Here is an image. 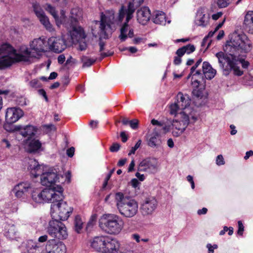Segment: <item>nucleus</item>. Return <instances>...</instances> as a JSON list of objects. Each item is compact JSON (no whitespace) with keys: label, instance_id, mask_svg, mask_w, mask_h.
<instances>
[{"label":"nucleus","instance_id":"f3484780","mask_svg":"<svg viewBox=\"0 0 253 253\" xmlns=\"http://www.w3.org/2000/svg\"><path fill=\"white\" fill-rule=\"evenodd\" d=\"M33 7L36 16L40 20L41 24L44 26L47 31L49 32L53 31V28L49 22L48 18L45 15L43 10L40 7V4L37 2L34 3L33 4Z\"/></svg>","mask_w":253,"mask_h":253},{"label":"nucleus","instance_id":"c03bdc74","mask_svg":"<svg viewBox=\"0 0 253 253\" xmlns=\"http://www.w3.org/2000/svg\"><path fill=\"white\" fill-rule=\"evenodd\" d=\"M141 140L140 139H139L137 143L135 144L134 147H132L131 148V150L128 153V155L129 156L131 155V154H134L136 151V150L140 146L141 144Z\"/></svg>","mask_w":253,"mask_h":253},{"label":"nucleus","instance_id":"f704fd0d","mask_svg":"<svg viewBox=\"0 0 253 253\" xmlns=\"http://www.w3.org/2000/svg\"><path fill=\"white\" fill-rule=\"evenodd\" d=\"M83 222L81 217L79 215L76 216L74 220V228L77 233H80L83 228Z\"/></svg>","mask_w":253,"mask_h":253},{"label":"nucleus","instance_id":"13d9d810","mask_svg":"<svg viewBox=\"0 0 253 253\" xmlns=\"http://www.w3.org/2000/svg\"><path fill=\"white\" fill-rule=\"evenodd\" d=\"M67 155L69 157H72L75 153V148L73 147H71L67 150Z\"/></svg>","mask_w":253,"mask_h":253},{"label":"nucleus","instance_id":"4d7b16f0","mask_svg":"<svg viewBox=\"0 0 253 253\" xmlns=\"http://www.w3.org/2000/svg\"><path fill=\"white\" fill-rule=\"evenodd\" d=\"M186 179L190 183L192 189H194L195 188V183L193 180V176L190 175H188L187 176Z\"/></svg>","mask_w":253,"mask_h":253},{"label":"nucleus","instance_id":"f8f14e48","mask_svg":"<svg viewBox=\"0 0 253 253\" xmlns=\"http://www.w3.org/2000/svg\"><path fill=\"white\" fill-rule=\"evenodd\" d=\"M144 1V0H131L129 2L127 9H126L124 6H122L119 10L118 15V21L122 22L127 14V19L128 20L130 18L133 17V14L135 11V9L139 7Z\"/></svg>","mask_w":253,"mask_h":253},{"label":"nucleus","instance_id":"603ef678","mask_svg":"<svg viewBox=\"0 0 253 253\" xmlns=\"http://www.w3.org/2000/svg\"><path fill=\"white\" fill-rule=\"evenodd\" d=\"M129 125L131 128L135 129L138 127V121L137 120L130 121Z\"/></svg>","mask_w":253,"mask_h":253},{"label":"nucleus","instance_id":"ea45409f","mask_svg":"<svg viewBox=\"0 0 253 253\" xmlns=\"http://www.w3.org/2000/svg\"><path fill=\"white\" fill-rule=\"evenodd\" d=\"M75 42L79 43V49L81 51L85 50L87 46V44L85 41V39H81Z\"/></svg>","mask_w":253,"mask_h":253},{"label":"nucleus","instance_id":"dca6fc26","mask_svg":"<svg viewBox=\"0 0 253 253\" xmlns=\"http://www.w3.org/2000/svg\"><path fill=\"white\" fill-rule=\"evenodd\" d=\"M14 62L10 53L7 51V46L4 43L0 45V70L8 67Z\"/></svg>","mask_w":253,"mask_h":253},{"label":"nucleus","instance_id":"a878e982","mask_svg":"<svg viewBox=\"0 0 253 253\" xmlns=\"http://www.w3.org/2000/svg\"><path fill=\"white\" fill-rule=\"evenodd\" d=\"M162 144L161 135L159 132L154 131L149 135L147 144L149 147L153 148H158L161 147Z\"/></svg>","mask_w":253,"mask_h":253},{"label":"nucleus","instance_id":"f03ea898","mask_svg":"<svg viewBox=\"0 0 253 253\" xmlns=\"http://www.w3.org/2000/svg\"><path fill=\"white\" fill-rule=\"evenodd\" d=\"M4 44L7 46V51L14 62H28L31 58H37L41 53L46 51L48 47L47 41L42 37L35 39L32 41L30 43V49L27 47H21L19 53H17L16 50L9 44Z\"/></svg>","mask_w":253,"mask_h":253},{"label":"nucleus","instance_id":"b1692460","mask_svg":"<svg viewBox=\"0 0 253 253\" xmlns=\"http://www.w3.org/2000/svg\"><path fill=\"white\" fill-rule=\"evenodd\" d=\"M151 12L147 6H143L137 11V19L142 25H145L150 19Z\"/></svg>","mask_w":253,"mask_h":253},{"label":"nucleus","instance_id":"37998d69","mask_svg":"<svg viewBox=\"0 0 253 253\" xmlns=\"http://www.w3.org/2000/svg\"><path fill=\"white\" fill-rule=\"evenodd\" d=\"M42 128L44 132L47 133L52 130H55L56 128L52 124L44 125L42 126Z\"/></svg>","mask_w":253,"mask_h":253},{"label":"nucleus","instance_id":"4468645a","mask_svg":"<svg viewBox=\"0 0 253 253\" xmlns=\"http://www.w3.org/2000/svg\"><path fill=\"white\" fill-rule=\"evenodd\" d=\"M138 171L154 173L157 171V162L155 159L148 158L143 160L138 165Z\"/></svg>","mask_w":253,"mask_h":253},{"label":"nucleus","instance_id":"49530a36","mask_svg":"<svg viewBox=\"0 0 253 253\" xmlns=\"http://www.w3.org/2000/svg\"><path fill=\"white\" fill-rule=\"evenodd\" d=\"M53 2L61 7H64L67 5L68 0H53Z\"/></svg>","mask_w":253,"mask_h":253},{"label":"nucleus","instance_id":"f257e3e1","mask_svg":"<svg viewBox=\"0 0 253 253\" xmlns=\"http://www.w3.org/2000/svg\"><path fill=\"white\" fill-rule=\"evenodd\" d=\"M252 43L247 36L243 33L234 31L229 37V40L223 47L222 52V69L223 74L227 76L230 72L234 75L241 76L244 74V69H247L250 63L244 59L239 58L240 53H247L252 49Z\"/></svg>","mask_w":253,"mask_h":253},{"label":"nucleus","instance_id":"6e6d98bb","mask_svg":"<svg viewBox=\"0 0 253 253\" xmlns=\"http://www.w3.org/2000/svg\"><path fill=\"white\" fill-rule=\"evenodd\" d=\"M130 183H131V186L134 188H137L140 184V182L138 181V180L136 178H133L131 180Z\"/></svg>","mask_w":253,"mask_h":253},{"label":"nucleus","instance_id":"7ed1b4c3","mask_svg":"<svg viewBox=\"0 0 253 253\" xmlns=\"http://www.w3.org/2000/svg\"><path fill=\"white\" fill-rule=\"evenodd\" d=\"M44 7L53 17L58 26L60 24H63L68 29L73 42L86 38L84 31L81 26H79V23H76V22H74V23L66 22V17L63 10H61V16L59 17L55 8L51 4L47 3Z\"/></svg>","mask_w":253,"mask_h":253},{"label":"nucleus","instance_id":"e433bc0d","mask_svg":"<svg viewBox=\"0 0 253 253\" xmlns=\"http://www.w3.org/2000/svg\"><path fill=\"white\" fill-rule=\"evenodd\" d=\"M179 105H180V104H178L176 101L169 105V113L171 115H175L177 111L181 110V108Z\"/></svg>","mask_w":253,"mask_h":253},{"label":"nucleus","instance_id":"1a4fd4ad","mask_svg":"<svg viewBox=\"0 0 253 253\" xmlns=\"http://www.w3.org/2000/svg\"><path fill=\"white\" fill-rule=\"evenodd\" d=\"M52 220L48 223L47 232L51 237L58 239H65L68 236L65 225L59 219L55 218L56 215L51 214Z\"/></svg>","mask_w":253,"mask_h":253},{"label":"nucleus","instance_id":"864d4df0","mask_svg":"<svg viewBox=\"0 0 253 253\" xmlns=\"http://www.w3.org/2000/svg\"><path fill=\"white\" fill-rule=\"evenodd\" d=\"M48 239V236L47 235H44L39 237L37 242L39 243L40 245L42 243L47 241Z\"/></svg>","mask_w":253,"mask_h":253},{"label":"nucleus","instance_id":"473e14b6","mask_svg":"<svg viewBox=\"0 0 253 253\" xmlns=\"http://www.w3.org/2000/svg\"><path fill=\"white\" fill-rule=\"evenodd\" d=\"M41 146L42 144L39 140L33 139L29 142L27 151L31 153L37 152L41 149Z\"/></svg>","mask_w":253,"mask_h":253},{"label":"nucleus","instance_id":"2f4dec72","mask_svg":"<svg viewBox=\"0 0 253 253\" xmlns=\"http://www.w3.org/2000/svg\"><path fill=\"white\" fill-rule=\"evenodd\" d=\"M153 21L155 24L165 25L167 22L165 13L161 11H156L153 18Z\"/></svg>","mask_w":253,"mask_h":253},{"label":"nucleus","instance_id":"6e6552de","mask_svg":"<svg viewBox=\"0 0 253 253\" xmlns=\"http://www.w3.org/2000/svg\"><path fill=\"white\" fill-rule=\"evenodd\" d=\"M62 192L61 199L55 198L53 199L51 205V213L56 215L55 218L60 220H67L72 212L73 209L69 207L67 203L63 200L64 196Z\"/></svg>","mask_w":253,"mask_h":253},{"label":"nucleus","instance_id":"39448f33","mask_svg":"<svg viewBox=\"0 0 253 253\" xmlns=\"http://www.w3.org/2000/svg\"><path fill=\"white\" fill-rule=\"evenodd\" d=\"M115 199L117 209L122 215L131 218L136 214L138 206L134 199L120 192L116 194Z\"/></svg>","mask_w":253,"mask_h":253},{"label":"nucleus","instance_id":"69168bd1","mask_svg":"<svg viewBox=\"0 0 253 253\" xmlns=\"http://www.w3.org/2000/svg\"><path fill=\"white\" fill-rule=\"evenodd\" d=\"M38 92H39V93L41 95H42L44 98L45 101L46 102H47L48 98H47V96L46 95V92L45 91V90L43 89H40L38 90Z\"/></svg>","mask_w":253,"mask_h":253},{"label":"nucleus","instance_id":"4c0bfd02","mask_svg":"<svg viewBox=\"0 0 253 253\" xmlns=\"http://www.w3.org/2000/svg\"><path fill=\"white\" fill-rule=\"evenodd\" d=\"M96 61L95 59H91L87 56H83L82 57V61L83 63V67H88L92 65Z\"/></svg>","mask_w":253,"mask_h":253},{"label":"nucleus","instance_id":"ddd939ff","mask_svg":"<svg viewBox=\"0 0 253 253\" xmlns=\"http://www.w3.org/2000/svg\"><path fill=\"white\" fill-rule=\"evenodd\" d=\"M47 43L48 49L55 53H61L67 47L66 41L62 37H51Z\"/></svg>","mask_w":253,"mask_h":253},{"label":"nucleus","instance_id":"de8ad7c7","mask_svg":"<svg viewBox=\"0 0 253 253\" xmlns=\"http://www.w3.org/2000/svg\"><path fill=\"white\" fill-rule=\"evenodd\" d=\"M120 147L121 145L119 143H114L110 147V150L112 152H117L119 150Z\"/></svg>","mask_w":253,"mask_h":253},{"label":"nucleus","instance_id":"774afa93","mask_svg":"<svg viewBox=\"0 0 253 253\" xmlns=\"http://www.w3.org/2000/svg\"><path fill=\"white\" fill-rule=\"evenodd\" d=\"M181 61L182 60H181V57L177 55L176 56L174 57V59L173 60V63L175 65H179L181 63Z\"/></svg>","mask_w":253,"mask_h":253},{"label":"nucleus","instance_id":"3c124183","mask_svg":"<svg viewBox=\"0 0 253 253\" xmlns=\"http://www.w3.org/2000/svg\"><path fill=\"white\" fill-rule=\"evenodd\" d=\"M221 27V23H219L218 25L215 28L214 30L212 31H210L208 35L206 36V37H208V38L210 37H211L213 36V35L218 31V30Z\"/></svg>","mask_w":253,"mask_h":253},{"label":"nucleus","instance_id":"8fccbe9b","mask_svg":"<svg viewBox=\"0 0 253 253\" xmlns=\"http://www.w3.org/2000/svg\"><path fill=\"white\" fill-rule=\"evenodd\" d=\"M206 247L208 249V253H213L214 250L218 248L217 245L214 244L212 245L211 244H208Z\"/></svg>","mask_w":253,"mask_h":253},{"label":"nucleus","instance_id":"c9c22d12","mask_svg":"<svg viewBox=\"0 0 253 253\" xmlns=\"http://www.w3.org/2000/svg\"><path fill=\"white\" fill-rule=\"evenodd\" d=\"M15 187L19 190L23 191L25 193H26L32 188L31 183L28 182L20 183Z\"/></svg>","mask_w":253,"mask_h":253},{"label":"nucleus","instance_id":"72a5a7b5","mask_svg":"<svg viewBox=\"0 0 253 253\" xmlns=\"http://www.w3.org/2000/svg\"><path fill=\"white\" fill-rule=\"evenodd\" d=\"M126 22L123 24V26L122 27V28L121 29V34L119 36V38L122 42L125 41L127 38V36L126 35V32H127V31L128 30V22L132 18H130L128 20H127L126 13Z\"/></svg>","mask_w":253,"mask_h":253},{"label":"nucleus","instance_id":"09e8293b","mask_svg":"<svg viewBox=\"0 0 253 253\" xmlns=\"http://www.w3.org/2000/svg\"><path fill=\"white\" fill-rule=\"evenodd\" d=\"M30 85L33 88H38L40 86V83L37 79L32 80L29 83Z\"/></svg>","mask_w":253,"mask_h":253},{"label":"nucleus","instance_id":"412c9836","mask_svg":"<svg viewBox=\"0 0 253 253\" xmlns=\"http://www.w3.org/2000/svg\"><path fill=\"white\" fill-rule=\"evenodd\" d=\"M24 115L23 111L19 108H8L5 113V121L8 124L16 122Z\"/></svg>","mask_w":253,"mask_h":253},{"label":"nucleus","instance_id":"2eb2a0df","mask_svg":"<svg viewBox=\"0 0 253 253\" xmlns=\"http://www.w3.org/2000/svg\"><path fill=\"white\" fill-rule=\"evenodd\" d=\"M45 251L46 253H66V247L62 242L54 239L47 241Z\"/></svg>","mask_w":253,"mask_h":253},{"label":"nucleus","instance_id":"7c9ffc66","mask_svg":"<svg viewBox=\"0 0 253 253\" xmlns=\"http://www.w3.org/2000/svg\"><path fill=\"white\" fill-rule=\"evenodd\" d=\"M37 131V129L36 127L28 125L25 126L23 129L20 130L21 134L25 137H28V139L34 136Z\"/></svg>","mask_w":253,"mask_h":253},{"label":"nucleus","instance_id":"c756f323","mask_svg":"<svg viewBox=\"0 0 253 253\" xmlns=\"http://www.w3.org/2000/svg\"><path fill=\"white\" fill-rule=\"evenodd\" d=\"M82 17V10L79 7H75L71 9V16L69 19L67 20L66 19V22H69V23H74V22H76V23H79L78 21Z\"/></svg>","mask_w":253,"mask_h":253},{"label":"nucleus","instance_id":"20e7f679","mask_svg":"<svg viewBox=\"0 0 253 253\" xmlns=\"http://www.w3.org/2000/svg\"><path fill=\"white\" fill-rule=\"evenodd\" d=\"M28 164V169L30 170L31 174L34 177L40 175L41 182L42 185H50L58 181V175L52 169L43 172V166L40 165L35 159H29Z\"/></svg>","mask_w":253,"mask_h":253},{"label":"nucleus","instance_id":"c85d7f7f","mask_svg":"<svg viewBox=\"0 0 253 253\" xmlns=\"http://www.w3.org/2000/svg\"><path fill=\"white\" fill-rule=\"evenodd\" d=\"M243 25L246 31L253 34V11H249L246 13Z\"/></svg>","mask_w":253,"mask_h":253},{"label":"nucleus","instance_id":"a19ab883","mask_svg":"<svg viewBox=\"0 0 253 253\" xmlns=\"http://www.w3.org/2000/svg\"><path fill=\"white\" fill-rule=\"evenodd\" d=\"M184 48V50H185V53L187 54H190L194 52L195 50V47L194 45L188 44L185 46H182Z\"/></svg>","mask_w":253,"mask_h":253},{"label":"nucleus","instance_id":"0e129e2a","mask_svg":"<svg viewBox=\"0 0 253 253\" xmlns=\"http://www.w3.org/2000/svg\"><path fill=\"white\" fill-rule=\"evenodd\" d=\"M201 81L199 80V79H194V77H192V84L196 87H198Z\"/></svg>","mask_w":253,"mask_h":253},{"label":"nucleus","instance_id":"9b49d317","mask_svg":"<svg viewBox=\"0 0 253 253\" xmlns=\"http://www.w3.org/2000/svg\"><path fill=\"white\" fill-rule=\"evenodd\" d=\"M176 101L178 104H180V107L182 112H185L186 110H189L187 115L191 117V121L192 123H195L198 119V115L194 111H191L189 107L191 103V99L187 94H183L182 92H179L176 96Z\"/></svg>","mask_w":253,"mask_h":253},{"label":"nucleus","instance_id":"e2e57ef3","mask_svg":"<svg viewBox=\"0 0 253 253\" xmlns=\"http://www.w3.org/2000/svg\"><path fill=\"white\" fill-rule=\"evenodd\" d=\"M114 52L108 51L107 52H102L101 53V57L100 59V60H101L102 59H103L105 57L111 56L113 54Z\"/></svg>","mask_w":253,"mask_h":253},{"label":"nucleus","instance_id":"4be33fe9","mask_svg":"<svg viewBox=\"0 0 253 253\" xmlns=\"http://www.w3.org/2000/svg\"><path fill=\"white\" fill-rule=\"evenodd\" d=\"M207 13V9L205 7H200L198 9L195 20L197 25L206 27L208 24L210 16Z\"/></svg>","mask_w":253,"mask_h":253},{"label":"nucleus","instance_id":"5701e85b","mask_svg":"<svg viewBox=\"0 0 253 253\" xmlns=\"http://www.w3.org/2000/svg\"><path fill=\"white\" fill-rule=\"evenodd\" d=\"M28 253H44L45 248L37 241L29 240L23 243Z\"/></svg>","mask_w":253,"mask_h":253},{"label":"nucleus","instance_id":"aec40b11","mask_svg":"<svg viewBox=\"0 0 253 253\" xmlns=\"http://www.w3.org/2000/svg\"><path fill=\"white\" fill-rule=\"evenodd\" d=\"M157 206V202L154 198H148L141 205V212L144 216L152 214L156 210Z\"/></svg>","mask_w":253,"mask_h":253},{"label":"nucleus","instance_id":"9d476101","mask_svg":"<svg viewBox=\"0 0 253 253\" xmlns=\"http://www.w3.org/2000/svg\"><path fill=\"white\" fill-rule=\"evenodd\" d=\"M114 14L115 12L113 10L107 11L105 14L101 13L100 32V35L104 39L108 38V35L111 34L112 32L111 24L114 21Z\"/></svg>","mask_w":253,"mask_h":253},{"label":"nucleus","instance_id":"6ab92c4d","mask_svg":"<svg viewBox=\"0 0 253 253\" xmlns=\"http://www.w3.org/2000/svg\"><path fill=\"white\" fill-rule=\"evenodd\" d=\"M189 110H186L185 112H181L179 113L180 120H175L173 122L172 129L175 128L176 130H179V128L184 127V130L189 124H194L191 121V117L187 115L189 113Z\"/></svg>","mask_w":253,"mask_h":253},{"label":"nucleus","instance_id":"a211bd4d","mask_svg":"<svg viewBox=\"0 0 253 253\" xmlns=\"http://www.w3.org/2000/svg\"><path fill=\"white\" fill-rule=\"evenodd\" d=\"M120 247V244L117 239L106 236L102 253H119Z\"/></svg>","mask_w":253,"mask_h":253},{"label":"nucleus","instance_id":"423d86ee","mask_svg":"<svg viewBox=\"0 0 253 253\" xmlns=\"http://www.w3.org/2000/svg\"><path fill=\"white\" fill-rule=\"evenodd\" d=\"M99 226L105 233L116 235L123 228V221L121 217L116 214H104L99 219Z\"/></svg>","mask_w":253,"mask_h":253},{"label":"nucleus","instance_id":"58836bf2","mask_svg":"<svg viewBox=\"0 0 253 253\" xmlns=\"http://www.w3.org/2000/svg\"><path fill=\"white\" fill-rule=\"evenodd\" d=\"M243 83L246 85L253 87V77L249 74L244 77Z\"/></svg>","mask_w":253,"mask_h":253},{"label":"nucleus","instance_id":"393cba45","mask_svg":"<svg viewBox=\"0 0 253 253\" xmlns=\"http://www.w3.org/2000/svg\"><path fill=\"white\" fill-rule=\"evenodd\" d=\"M106 236H96L90 242L91 247L95 251L102 253L105 245Z\"/></svg>","mask_w":253,"mask_h":253},{"label":"nucleus","instance_id":"680f3d73","mask_svg":"<svg viewBox=\"0 0 253 253\" xmlns=\"http://www.w3.org/2000/svg\"><path fill=\"white\" fill-rule=\"evenodd\" d=\"M177 131H173L172 132V134L174 136H178L181 135L183 132L184 131V127L179 128V130H177Z\"/></svg>","mask_w":253,"mask_h":253},{"label":"nucleus","instance_id":"0eeeda50","mask_svg":"<svg viewBox=\"0 0 253 253\" xmlns=\"http://www.w3.org/2000/svg\"><path fill=\"white\" fill-rule=\"evenodd\" d=\"M63 188L58 185H50L42 191L36 190L32 193L33 201L37 203H51L53 199L62 198Z\"/></svg>","mask_w":253,"mask_h":253},{"label":"nucleus","instance_id":"5fc2aeb1","mask_svg":"<svg viewBox=\"0 0 253 253\" xmlns=\"http://www.w3.org/2000/svg\"><path fill=\"white\" fill-rule=\"evenodd\" d=\"M203 75L204 74H203V72L202 73L201 70H197L193 74L192 77H194L196 76H198L199 79H201L202 80H204Z\"/></svg>","mask_w":253,"mask_h":253},{"label":"nucleus","instance_id":"bf43d9fd","mask_svg":"<svg viewBox=\"0 0 253 253\" xmlns=\"http://www.w3.org/2000/svg\"><path fill=\"white\" fill-rule=\"evenodd\" d=\"M133 43L134 44H139L141 42L145 43V40L142 38H135L133 40Z\"/></svg>","mask_w":253,"mask_h":253},{"label":"nucleus","instance_id":"052dcab7","mask_svg":"<svg viewBox=\"0 0 253 253\" xmlns=\"http://www.w3.org/2000/svg\"><path fill=\"white\" fill-rule=\"evenodd\" d=\"M184 48L183 47L178 48L176 51V54L181 57L185 53V50H184Z\"/></svg>","mask_w":253,"mask_h":253},{"label":"nucleus","instance_id":"bb28decb","mask_svg":"<svg viewBox=\"0 0 253 253\" xmlns=\"http://www.w3.org/2000/svg\"><path fill=\"white\" fill-rule=\"evenodd\" d=\"M4 235L8 239L11 240H18L19 234L15 226L13 224L6 223L4 226Z\"/></svg>","mask_w":253,"mask_h":253},{"label":"nucleus","instance_id":"cd10ccee","mask_svg":"<svg viewBox=\"0 0 253 253\" xmlns=\"http://www.w3.org/2000/svg\"><path fill=\"white\" fill-rule=\"evenodd\" d=\"M202 72L206 79L211 80L215 76L216 71L208 62L205 61L203 63Z\"/></svg>","mask_w":253,"mask_h":253},{"label":"nucleus","instance_id":"79ce46f5","mask_svg":"<svg viewBox=\"0 0 253 253\" xmlns=\"http://www.w3.org/2000/svg\"><path fill=\"white\" fill-rule=\"evenodd\" d=\"M13 191L17 198H24V196L26 193L23 192V191H20L19 189L18 188L17 189L16 187H14Z\"/></svg>","mask_w":253,"mask_h":253},{"label":"nucleus","instance_id":"a18cd8bd","mask_svg":"<svg viewBox=\"0 0 253 253\" xmlns=\"http://www.w3.org/2000/svg\"><path fill=\"white\" fill-rule=\"evenodd\" d=\"M238 228L237 234L240 236H242L244 231V226L241 220L238 221Z\"/></svg>","mask_w":253,"mask_h":253},{"label":"nucleus","instance_id":"338daca9","mask_svg":"<svg viewBox=\"0 0 253 253\" xmlns=\"http://www.w3.org/2000/svg\"><path fill=\"white\" fill-rule=\"evenodd\" d=\"M208 212V209L206 208H203L202 209L197 211V214L199 215L206 214Z\"/></svg>","mask_w":253,"mask_h":253}]
</instances>
